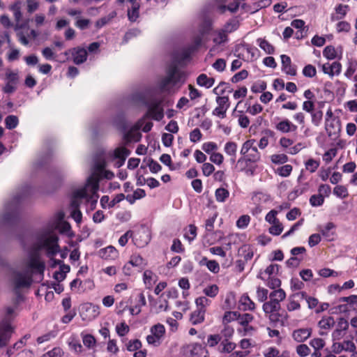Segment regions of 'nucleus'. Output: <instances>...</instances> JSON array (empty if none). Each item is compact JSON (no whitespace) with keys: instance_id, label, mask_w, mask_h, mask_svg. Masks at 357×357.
<instances>
[{"instance_id":"nucleus-1","label":"nucleus","mask_w":357,"mask_h":357,"mask_svg":"<svg viewBox=\"0 0 357 357\" xmlns=\"http://www.w3.org/2000/svg\"><path fill=\"white\" fill-rule=\"evenodd\" d=\"M269 298L270 301L265 302L262 308L266 317L271 321L276 322L280 319V302L285 299L286 293L282 289H278L271 292Z\"/></svg>"},{"instance_id":"nucleus-2","label":"nucleus","mask_w":357,"mask_h":357,"mask_svg":"<svg viewBox=\"0 0 357 357\" xmlns=\"http://www.w3.org/2000/svg\"><path fill=\"white\" fill-rule=\"evenodd\" d=\"M98 179L91 176L88 178L86 185L83 188L75 190L73 194L80 202L82 199H85L87 203L91 204V209H93L98 199Z\"/></svg>"},{"instance_id":"nucleus-3","label":"nucleus","mask_w":357,"mask_h":357,"mask_svg":"<svg viewBox=\"0 0 357 357\" xmlns=\"http://www.w3.org/2000/svg\"><path fill=\"white\" fill-rule=\"evenodd\" d=\"M36 246L38 250H45L47 257H54L60 250L59 237L55 232L43 230L38 238Z\"/></svg>"},{"instance_id":"nucleus-4","label":"nucleus","mask_w":357,"mask_h":357,"mask_svg":"<svg viewBox=\"0 0 357 357\" xmlns=\"http://www.w3.org/2000/svg\"><path fill=\"white\" fill-rule=\"evenodd\" d=\"M185 80V75L179 70L176 66H172L167 71V76L162 79L160 83L162 91H167L169 86H174L178 84H183Z\"/></svg>"},{"instance_id":"nucleus-5","label":"nucleus","mask_w":357,"mask_h":357,"mask_svg":"<svg viewBox=\"0 0 357 357\" xmlns=\"http://www.w3.org/2000/svg\"><path fill=\"white\" fill-rule=\"evenodd\" d=\"M22 202V193L18 192L15 196H14L12 198L11 201L7 204L6 210L8 211V212L1 217V222L6 223L13 221L15 218L17 212L21 208Z\"/></svg>"},{"instance_id":"nucleus-6","label":"nucleus","mask_w":357,"mask_h":357,"mask_svg":"<svg viewBox=\"0 0 357 357\" xmlns=\"http://www.w3.org/2000/svg\"><path fill=\"white\" fill-rule=\"evenodd\" d=\"M325 129L330 137L337 138L341 130L340 121L334 116L331 109H328L326 114Z\"/></svg>"},{"instance_id":"nucleus-7","label":"nucleus","mask_w":357,"mask_h":357,"mask_svg":"<svg viewBox=\"0 0 357 357\" xmlns=\"http://www.w3.org/2000/svg\"><path fill=\"white\" fill-rule=\"evenodd\" d=\"M150 334L146 337V342L149 345L159 347L165 336L166 330L162 324H157L150 328Z\"/></svg>"},{"instance_id":"nucleus-8","label":"nucleus","mask_w":357,"mask_h":357,"mask_svg":"<svg viewBox=\"0 0 357 357\" xmlns=\"http://www.w3.org/2000/svg\"><path fill=\"white\" fill-rule=\"evenodd\" d=\"M151 239V229L146 226L142 225L135 231L133 236V241L137 247L143 248L146 245Z\"/></svg>"},{"instance_id":"nucleus-9","label":"nucleus","mask_w":357,"mask_h":357,"mask_svg":"<svg viewBox=\"0 0 357 357\" xmlns=\"http://www.w3.org/2000/svg\"><path fill=\"white\" fill-rule=\"evenodd\" d=\"M215 101L218 106L213 110V114L224 119L226 117V113L230 106L229 99L228 96H217Z\"/></svg>"},{"instance_id":"nucleus-10","label":"nucleus","mask_w":357,"mask_h":357,"mask_svg":"<svg viewBox=\"0 0 357 357\" xmlns=\"http://www.w3.org/2000/svg\"><path fill=\"white\" fill-rule=\"evenodd\" d=\"M275 129L281 133L295 132L298 129V126L293 123L289 119L284 118L275 122Z\"/></svg>"},{"instance_id":"nucleus-11","label":"nucleus","mask_w":357,"mask_h":357,"mask_svg":"<svg viewBox=\"0 0 357 357\" xmlns=\"http://www.w3.org/2000/svg\"><path fill=\"white\" fill-rule=\"evenodd\" d=\"M305 296V291H298L290 295L287 300L286 305L287 310L289 312L299 310L301 307L300 301L303 300Z\"/></svg>"},{"instance_id":"nucleus-12","label":"nucleus","mask_w":357,"mask_h":357,"mask_svg":"<svg viewBox=\"0 0 357 357\" xmlns=\"http://www.w3.org/2000/svg\"><path fill=\"white\" fill-rule=\"evenodd\" d=\"M185 353L190 357H202L208 351L201 344L193 342L185 345L184 347Z\"/></svg>"},{"instance_id":"nucleus-13","label":"nucleus","mask_w":357,"mask_h":357,"mask_svg":"<svg viewBox=\"0 0 357 357\" xmlns=\"http://www.w3.org/2000/svg\"><path fill=\"white\" fill-rule=\"evenodd\" d=\"M64 213L62 211L56 212L49 220L43 231L47 232H55L59 227L64 218Z\"/></svg>"},{"instance_id":"nucleus-14","label":"nucleus","mask_w":357,"mask_h":357,"mask_svg":"<svg viewBox=\"0 0 357 357\" xmlns=\"http://www.w3.org/2000/svg\"><path fill=\"white\" fill-rule=\"evenodd\" d=\"M349 324L344 318H340L337 322L335 330L332 333V338L333 341L341 340L345 335L349 328Z\"/></svg>"},{"instance_id":"nucleus-15","label":"nucleus","mask_w":357,"mask_h":357,"mask_svg":"<svg viewBox=\"0 0 357 357\" xmlns=\"http://www.w3.org/2000/svg\"><path fill=\"white\" fill-rule=\"evenodd\" d=\"M12 331V327L8 319L3 320L0 324V347L6 344Z\"/></svg>"},{"instance_id":"nucleus-16","label":"nucleus","mask_w":357,"mask_h":357,"mask_svg":"<svg viewBox=\"0 0 357 357\" xmlns=\"http://www.w3.org/2000/svg\"><path fill=\"white\" fill-rule=\"evenodd\" d=\"M29 266L31 269L38 273L43 274L45 270V263L41 260L38 253H33L30 257Z\"/></svg>"},{"instance_id":"nucleus-17","label":"nucleus","mask_w":357,"mask_h":357,"mask_svg":"<svg viewBox=\"0 0 357 357\" xmlns=\"http://www.w3.org/2000/svg\"><path fill=\"white\" fill-rule=\"evenodd\" d=\"M10 9L13 11L16 24L15 25V29L18 31L17 37L19 40L22 43V31L20 29L22 28V22L21 21L22 13L20 11V3H17L11 6Z\"/></svg>"},{"instance_id":"nucleus-18","label":"nucleus","mask_w":357,"mask_h":357,"mask_svg":"<svg viewBox=\"0 0 357 357\" xmlns=\"http://www.w3.org/2000/svg\"><path fill=\"white\" fill-rule=\"evenodd\" d=\"M98 255L100 258L107 261L115 260L119 257L118 250L112 245L100 249Z\"/></svg>"},{"instance_id":"nucleus-19","label":"nucleus","mask_w":357,"mask_h":357,"mask_svg":"<svg viewBox=\"0 0 357 357\" xmlns=\"http://www.w3.org/2000/svg\"><path fill=\"white\" fill-rule=\"evenodd\" d=\"M79 205L80 202L75 198V196L73 194L70 203V207L72 209L70 216L78 225L81 223L82 219V214L79 208Z\"/></svg>"},{"instance_id":"nucleus-20","label":"nucleus","mask_w":357,"mask_h":357,"mask_svg":"<svg viewBox=\"0 0 357 357\" xmlns=\"http://www.w3.org/2000/svg\"><path fill=\"white\" fill-rule=\"evenodd\" d=\"M312 334L310 328H302L294 330L292 332V338L297 342H303L307 340Z\"/></svg>"},{"instance_id":"nucleus-21","label":"nucleus","mask_w":357,"mask_h":357,"mask_svg":"<svg viewBox=\"0 0 357 357\" xmlns=\"http://www.w3.org/2000/svg\"><path fill=\"white\" fill-rule=\"evenodd\" d=\"M282 70L287 75L295 76L296 75V68L291 64V59L289 56L281 55Z\"/></svg>"},{"instance_id":"nucleus-22","label":"nucleus","mask_w":357,"mask_h":357,"mask_svg":"<svg viewBox=\"0 0 357 357\" xmlns=\"http://www.w3.org/2000/svg\"><path fill=\"white\" fill-rule=\"evenodd\" d=\"M147 114L155 121H160L164 117L163 109L159 102L151 104L149 107Z\"/></svg>"},{"instance_id":"nucleus-23","label":"nucleus","mask_w":357,"mask_h":357,"mask_svg":"<svg viewBox=\"0 0 357 357\" xmlns=\"http://www.w3.org/2000/svg\"><path fill=\"white\" fill-rule=\"evenodd\" d=\"M335 225L329 222H327L324 227L319 228V231L321 235L327 240V241H333L334 239V236L335 235Z\"/></svg>"},{"instance_id":"nucleus-24","label":"nucleus","mask_w":357,"mask_h":357,"mask_svg":"<svg viewBox=\"0 0 357 357\" xmlns=\"http://www.w3.org/2000/svg\"><path fill=\"white\" fill-rule=\"evenodd\" d=\"M239 309L243 311H253L256 305L247 294H243L239 299Z\"/></svg>"},{"instance_id":"nucleus-25","label":"nucleus","mask_w":357,"mask_h":357,"mask_svg":"<svg viewBox=\"0 0 357 357\" xmlns=\"http://www.w3.org/2000/svg\"><path fill=\"white\" fill-rule=\"evenodd\" d=\"M244 0H233V1L229 3L227 6L220 5L218 10L221 13H225L227 10L231 13H236L240 6L244 8Z\"/></svg>"},{"instance_id":"nucleus-26","label":"nucleus","mask_w":357,"mask_h":357,"mask_svg":"<svg viewBox=\"0 0 357 357\" xmlns=\"http://www.w3.org/2000/svg\"><path fill=\"white\" fill-rule=\"evenodd\" d=\"M201 266H206L208 271L213 273H218L220 271V265L215 260L208 259L206 257H203L199 261Z\"/></svg>"},{"instance_id":"nucleus-27","label":"nucleus","mask_w":357,"mask_h":357,"mask_svg":"<svg viewBox=\"0 0 357 357\" xmlns=\"http://www.w3.org/2000/svg\"><path fill=\"white\" fill-rule=\"evenodd\" d=\"M158 277L150 270H146L143 274V280L146 289H151L157 281Z\"/></svg>"},{"instance_id":"nucleus-28","label":"nucleus","mask_w":357,"mask_h":357,"mask_svg":"<svg viewBox=\"0 0 357 357\" xmlns=\"http://www.w3.org/2000/svg\"><path fill=\"white\" fill-rule=\"evenodd\" d=\"M73 61L76 64L84 63L87 58V52L84 48H75L73 52Z\"/></svg>"},{"instance_id":"nucleus-29","label":"nucleus","mask_w":357,"mask_h":357,"mask_svg":"<svg viewBox=\"0 0 357 357\" xmlns=\"http://www.w3.org/2000/svg\"><path fill=\"white\" fill-rule=\"evenodd\" d=\"M264 357H290L289 353L287 351H280L275 347H268L263 351Z\"/></svg>"},{"instance_id":"nucleus-30","label":"nucleus","mask_w":357,"mask_h":357,"mask_svg":"<svg viewBox=\"0 0 357 357\" xmlns=\"http://www.w3.org/2000/svg\"><path fill=\"white\" fill-rule=\"evenodd\" d=\"M215 83V79L213 77H209L207 75L202 73L200 74L197 78V84L206 89H209L213 86Z\"/></svg>"},{"instance_id":"nucleus-31","label":"nucleus","mask_w":357,"mask_h":357,"mask_svg":"<svg viewBox=\"0 0 357 357\" xmlns=\"http://www.w3.org/2000/svg\"><path fill=\"white\" fill-rule=\"evenodd\" d=\"M224 151L231 157V162H234L237 152V144L234 142H227L225 144Z\"/></svg>"},{"instance_id":"nucleus-32","label":"nucleus","mask_w":357,"mask_h":357,"mask_svg":"<svg viewBox=\"0 0 357 357\" xmlns=\"http://www.w3.org/2000/svg\"><path fill=\"white\" fill-rule=\"evenodd\" d=\"M251 164H252V162L247 160V158H245L243 156H241L237 160L236 167H238L239 171H241V172H243L248 174H252L253 171L250 168Z\"/></svg>"},{"instance_id":"nucleus-33","label":"nucleus","mask_w":357,"mask_h":357,"mask_svg":"<svg viewBox=\"0 0 357 357\" xmlns=\"http://www.w3.org/2000/svg\"><path fill=\"white\" fill-rule=\"evenodd\" d=\"M323 55L329 60H333L335 58L340 59L342 57V51H340V55H338L337 50L333 46L328 45L323 50Z\"/></svg>"},{"instance_id":"nucleus-34","label":"nucleus","mask_w":357,"mask_h":357,"mask_svg":"<svg viewBox=\"0 0 357 357\" xmlns=\"http://www.w3.org/2000/svg\"><path fill=\"white\" fill-rule=\"evenodd\" d=\"M14 284L15 293L17 295L18 299L20 300L22 297V273L21 272H17L15 273L14 277Z\"/></svg>"},{"instance_id":"nucleus-35","label":"nucleus","mask_w":357,"mask_h":357,"mask_svg":"<svg viewBox=\"0 0 357 357\" xmlns=\"http://www.w3.org/2000/svg\"><path fill=\"white\" fill-rule=\"evenodd\" d=\"M236 345L234 342L229 341L228 339H225L220 342L219 346V351L221 353H232L235 349Z\"/></svg>"},{"instance_id":"nucleus-36","label":"nucleus","mask_w":357,"mask_h":357,"mask_svg":"<svg viewBox=\"0 0 357 357\" xmlns=\"http://www.w3.org/2000/svg\"><path fill=\"white\" fill-rule=\"evenodd\" d=\"M279 271V266L277 264H271L266 267L264 272H261L259 278L262 280H266L271 275L277 274Z\"/></svg>"},{"instance_id":"nucleus-37","label":"nucleus","mask_w":357,"mask_h":357,"mask_svg":"<svg viewBox=\"0 0 357 357\" xmlns=\"http://www.w3.org/2000/svg\"><path fill=\"white\" fill-rule=\"evenodd\" d=\"M343 351L351 353V357H357V349L355 344L351 340H344L341 342Z\"/></svg>"},{"instance_id":"nucleus-38","label":"nucleus","mask_w":357,"mask_h":357,"mask_svg":"<svg viewBox=\"0 0 357 357\" xmlns=\"http://www.w3.org/2000/svg\"><path fill=\"white\" fill-rule=\"evenodd\" d=\"M205 313L204 310L197 309L194 311L190 317V321L192 324L196 325L204 321L205 317Z\"/></svg>"},{"instance_id":"nucleus-39","label":"nucleus","mask_w":357,"mask_h":357,"mask_svg":"<svg viewBox=\"0 0 357 357\" xmlns=\"http://www.w3.org/2000/svg\"><path fill=\"white\" fill-rule=\"evenodd\" d=\"M257 44L266 54H273L275 52V47L266 39H257Z\"/></svg>"},{"instance_id":"nucleus-40","label":"nucleus","mask_w":357,"mask_h":357,"mask_svg":"<svg viewBox=\"0 0 357 357\" xmlns=\"http://www.w3.org/2000/svg\"><path fill=\"white\" fill-rule=\"evenodd\" d=\"M227 33L225 32V31L222 29L217 30L214 32L213 41L215 44L220 45L222 43L227 42Z\"/></svg>"},{"instance_id":"nucleus-41","label":"nucleus","mask_w":357,"mask_h":357,"mask_svg":"<svg viewBox=\"0 0 357 357\" xmlns=\"http://www.w3.org/2000/svg\"><path fill=\"white\" fill-rule=\"evenodd\" d=\"M215 199L218 202H225L229 197V192L224 188H219L215 192Z\"/></svg>"},{"instance_id":"nucleus-42","label":"nucleus","mask_w":357,"mask_h":357,"mask_svg":"<svg viewBox=\"0 0 357 357\" xmlns=\"http://www.w3.org/2000/svg\"><path fill=\"white\" fill-rule=\"evenodd\" d=\"M357 70V60L349 59L348 60L347 68L344 73V75L347 78H351L354 73Z\"/></svg>"},{"instance_id":"nucleus-43","label":"nucleus","mask_w":357,"mask_h":357,"mask_svg":"<svg viewBox=\"0 0 357 357\" xmlns=\"http://www.w3.org/2000/svg\"><path fill=\"white\" fill-rule=\"evenodd\" d=\"M243 156L247 158V160L251 162L252 163L257 162L260 160L261 158V154L257 147H255L250 152H248Z\"/></svg>"},{"instance_id":"nucleus-44","label":"nucleus","mask_w":357,"mask_h":357,"mask_svg":"<svg viewBox=\"0 0 357 357\" xmlns=\"http://www.w3.org/2000/svg\"><path fill=\"white\" fill-rule=\"evenodd\" d=\"M335 320L332 317H324L318 323V326L321 329L328 330L333 327Z\"/></svg>"},{"instance_id":"nucleus-45","label":"nucleus","mask_w":357,"mask_h":357,"mask_svg":"<svg viewBox=\"0 0 357 357\" xmlns=\"http://www.w3.org/2000/svg\"><path fill=\"white\" fill-rule=\"evenodd\" d=\"M195 304L197 309L206 312V307L211 304V301L206 296H199L195 299Z\"/></svg>"},{"instance_id":"nucleus-46","label":"nucleus","mask_w":357,"mask_h":357,"mask_svg":"<svg viewBox=\"0 0 357 357\" xmlns=\"http://www.w3.org/2000/svg\"><path fill=\"white\" fill-rule=\"evenodd\" d=\"M333 194L340 199H344L349 196L347 188L342 185H336L333 188Z\"/></svg>"},{"instance_id":"nucleus-47","label":"nucleus","mask_w":357,"mask_h":357,"mask_svg":"<svg viewBox=\"0 0 357 357\" xmlns=\"http://www.w3.org/2000/svg\"><path fill=\"white\" fill-rule=\"evenodd\" d=\"M219 292V287L217 284H210L206 287L203 289V293L204 294L205 296H208L210 298H215L218 294Z\"/></svg>"},{"instance_id":"nucleus-48","label":"nucleus","mask_w":357,"mask_h":357,"mask_svg":"<svg viewBox=\"0 0 357 357\" xmlns=\"http://www.w3.org/2000/svg\"><path fill=\"white\" fill-rule=\"evenodd\" d=\"M168 310V301L165 298H163V295H162L156 302L155 312L160 313L161 312L167 311Z\"/></svg>"},{"instance_id":"nucleus-49","label":"nucleus","mask_w":357,"mask_h":357,"mask_svg":"<svg viewBox=\"0 0 357 357\" xmlns=\"http://www.w3.org/2000/svg\"><path fill=\"white\" fill-rule=\"evenodd\" d=\"M57 230L59 231L60 234H65L69 237H72L74 235L73 232L71 230V227L70 224L68 222L64 221L63 220L61 222Z\"/></svg>"},{"instance_id":"nucleus-50","label":"nucleus","mask_w":357,"mask_h":357,"mask_svg":"<svg viewBox=\"0 0 357 357\" xmlns=\"http://www.w3.org/2000/svg\"><path fill=\"white\" fill-rule=\"evenodd\" d=\"M283 229L282 223L278 220L271 225L268 229V232L273 236H279L282 234Z\"/></svg>"},{"instance_id":"nucleus-51","label":"nucleus","mask_w":357,"mask_h":357,"mask_svg":"<svg viewBox=\"0 0 357 357\" xmlns=\"http://www.w3.org/2000/svg\"><path fill=\"white\" fill-rule=\"evenodd\" d=\"M238 313L239 312L235 311L226 312L222 317V324L226 325L233 321H238Z\"/></svg>"},{"instance_id":"nucleus-52","label":"nucleus","mask_w":357,"mask_h":357,"mask_svg":"<svg viewBox=\"0 0 357 357\" xmlns=\"http://www.w3.org/2000/svg\"><path fill=\"white\" fill-rule=\"evenodd\" d=\"M130 154V151L126 147H119L114 151V158L126 160L127 156Z\"/></svg>"},{"instance_id":"nucleus-53","label":"nucleus","mask_w":357,"mask_h":357,"mask_svg":"<svg viewBox=\"0 0 357 357\" xmlns=\"http://www.w3.org/2000/svg\"><path fill=\"white\" fill-rule=\"evenodd\" d=\"M288 156L284 153L273 154L271 156V161L275 165H282L288 161Z\"/></svg>"},{"instance_id":"nucleus-54","label":"nucleus","mask_w":357,"mask_h":357,"mask_svg":"<svg viewBox=\"0 0 357 357\" xmlns=\"http://www.w3.org/2000/svg\"><path fill=\"white\" fill-rule=\"evenodd\" d=\"M105 162L97 165V169L99 170L100 176L109 180L113 178L114 176V173L109 170L105 169Z\"/></svg>"},{"instance_id":"nucleus-55","label":"nucleus","mask_w":357,"mask_h":357,"mask_svg":"<svg viewBox=\"0 0 357 357\" xmlns=\"http://www.w3.org/2000/svg\"><path fill=\"white\" fill-rule=\"evenodd\" d=\"M254 319V317L249 313L240 314L238 313V321L241 326L249 325Z\"/></svg>"},{"instance_id":"nucleus-56","label":"nucleus","mask_w":357,"mask_h":357,"mask_svg":"<svg viewBox=\"0 0 357 357\" xmlns=\"http://www.w3.org/2000/svg\"><path fill=\"white\" fill-rule=\"evenodd\" d=\"M256 147L255 139H248L245 141L241 149L240 153L241 155H245L248 152H250L252 149Z\"/></svg>"},{"instance_id":"nucleus-57","label":"nucleus","mask_w":357,"mask_h":357,"mask_svg":"<svg viewBox=\"0 0 357 357\" xmlns=\"http://www.w3.org/2000/svg\"><path fill=\"white\" fill-rule=\"evenodd\" d=\"M139 4H133L130 10H128V17L130 21L135 22L139 17Z\"/></svg>"},{"instance_id":"nucleus-58","label":"nucleus","mask_w":357,"mask_h":357,"mask_svg":"<svg viewBox=\"0 0 357 357\" xmlns=\"http://www.w3.org/2000/svg\"><path fill=\"white\" fill-rule=\"evenodd\" d=\"M142 342L138 340H130L126 344V348L129 351H136L142 348Z\"/></svg>"},{"instance_id":"nucleus-59","label":"nucleus","mask_w":357,"mask_h":357,"mask_svg":"<svg viewBox=\"0 0 357 357\" xmlns=\"http://www.w3.org/2000/svg\"><path fill=\"white\" fill-rule=\"evenodd\" d=\"M116 332L120 337H123L129 333L130 328L125 322H121L116 326Z\"/></svg>"},{"instance_id":"nucleus-60","label":"nucleus","mask_w":357,"mask_h":357,"mask_svg":"<svg viewBox=\"0 0 357 357\" xmlns=\"http://www.w3.org/2000/svg\"><path fill=\"white\" fill-rule=\"evenodd\" d=\"M184 236L189 242L192 241L197 236V227L193 225H190Z\"/></svg>"},{"instance_id":"nucleus-61","label":"nucleus","mask_w":357,"mask_h":357,"mask_svg":"<svg viewBox=\"0 0 357 357\" xmlns=\"http://www.w3.org/2000/svg\"><path fill=\"white\" fill-rule=\"evenodd\" d=\"M292 169L293 167L291 165H284L278 167L276 173L282 177H287L291 174Z\"/></svg>"},{"instance_id":"nucleus-62","label":"nucleus","mask_w":357,"mask_h":357,"mask_svg":"<svg viewBox=\"0 0 357 357\" xmlns=\"http://www.w3.org/2000/svg\"><path fill=\"white\" fill-rule=\"evenodd\" d=\"M238 27V23L234 20L228 21L222 28L227 34L236 31Z\"/></svg>"},{"instance_id":"nucleus-63","label":"nucleus","mask_w":357,"mask_h":357,"mask_svg":"<svg viewBox=\"0 0 357 357\" xmlns=\"http://www.w3.org/2000/svg\"><path fill=\"white\" fill-rule=\"evenodd\" d=\"M202 148V150L208 154H211L218 149L217 144L213 142H208L204 143Z\"/></svg>"},{"instance_id":"nucleus-64","label":"nucleus","mask_w":357,"mask_h":357,"mask_svg":"<svg viewBox=\"0 0 357 357\" xmlns=\"http://www.w3.org/2000/svg\"><path fill=\"white\" fill-rule=\"evenodd\" d=\"M6 128L11 130L15 128L18 124V119L16 116L9 115L5 119Z\"/></svg>"}]
</instances>
